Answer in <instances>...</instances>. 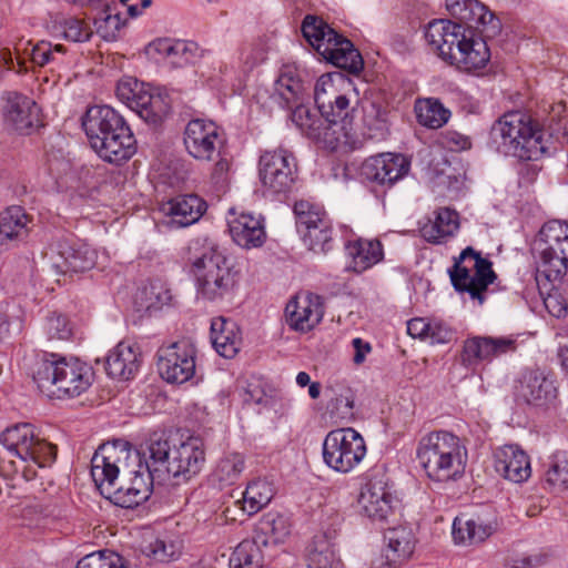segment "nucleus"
I'll use <instances>...</instances> for the list:
<instances>
[{
    "label": "nucleus",
    "mask_w": 568,
    "mask_h": 568,
    "mask_svg": "<svg viewBox=\"0 0 568 568\" xmlns=\"http://www.w3.org/2000/svg\"><path fill=\"white\" fill-rule=\"evenodd\" d=\"M0 444L10 455L0 459V476L12 480L13 487L20 480L34 479L39 468L49 467L57 459V446L41 437L30 423L7 427L0 434Z\"/></svg>",
    "instance_id": "f257e3e1"
},
{
    "label": "nucleus",
    "mask_w": 568,
    "mask_h": 568,
    "mask_svg": "<svg viewBox=\"0 0 568 568\" xmlns=\"http://www.w3.org/2000/svg\"><path fill=\"white\" fill-rule=\"evenodd\" d=\"M425 39L443 61L460 72L483 74L490 61L486 41L453 21H430L425 30Z\"/></svg>",
    "instance_id": "f03ea898"
},
{
    "label": "nucleus",
    "mask_w": 568,
    "mask_h": 568,
    "mask_svg": "<svg viewBox=\"0 0 568 568\" xmlns=\"http://www.w3.org/2000/svg\"><path fill=\"white\" fill-rule=\"evenodd\" d=\"M82 128L103 161L121 164L136 152V140L129 124L109 105L90 106L82 118Z\"/></svg>",
    "instance_id": "7ed1b4c3"
},
{
    "label": "nucleus",
    "mask_w": 568,
    "mask_h": 568,
    "mask_svg": "<svg viewBox=\"0 0 568 568\" xmlns=\"http://www.w3.org/2000/svg\"><path fill=\"white\" fill-rule=\"evenodd\" d=\"M187 261L201 298L217 302L233 294L236 272L215 244L206 240L192 241Z\"/></svg>",
    "instance_id": "20e7f679"
},
{
    "label": "nucleus",
    "mask_w": 568,
    "mask_h": 568,
    "mask_svg": "<svg viewBox=\"0 0 568 568\" xmlns=\"http://www.w3.org/2000/svg\"><path fill=\"white\" fill-rule=\"evenodd\" d=\"M32 378L39 390L48 397H74L91 385V368L74 357L43 352L32 365Z\"/></svg>",
    "instance_id": "39448f33"
},
{
    "label": "nucleus",
    "mask_w": 568,
    "mask_h": 568,
    "mask_svg": "<svg viewBox=\"0 0 568 568\" xmlns=\"http://www.w3.org/2000/svg\"><path fill=\"white\" fill-rule=\"evenodd\" d=\"M416 459L430 480L446 483L464 475L468 453L458 436L447 430H435L419 439Z\"/></svg>",
    "instance_id": "423d86ee"
},
{
    "label": "nucleus",
    "mask_w": 568,
    "mask_h": 568,
    "mask_svg": "<svg viewBox=\"0 0 568 568\" xmlns=\"http://www.w3.org/2000/svg\"><path fill=\"white\" fill-rule=\"evenodd\" d=\"M490 139L499 153L523 161L537 160L546 152L541 131L521 112H509L495 121Z\"/></svg>",
    "instance_id": "0eeeda50"
},
{
    "label": "nucleus",
    "mask_w": 568,
    "mask_h": 568,
    "mask_svg": "<svg viewBox=\"0 0 568 568\" xmlns=\"http://www.w3.org/2000/svg\"><path fill=\"white\" fill-rule=\"evenodd\" d=\"M291 113V120L296 128L307 138L325 143L329 149L335 150L339 146L357 148L358 141L354 131L352 120L343 118L337 120L323 118L317 112L304 104V101L295 104Z\"/></svg>",
    "instance_id": "6e6552de"
},
{
    "label": "nucleus",
    "mask_w": 568,
    "mask_h": 568,
    "mask_svg": "<svg viewBox=\"0 0 568 568\" xmlns=\"http://www.w3.org/2000/svg\"><path fill=\"white\" fill-rule=\"evenodd\" d=\"M453 287L458 293H467L471 300L483 305L488 286L493 284L497 275L493 270V263L476 252L471 246L462 251L454 258V265L448 270Z\"/></svg>",
    "instance_id": "1a4fd4ad"
},
{
    "label": "nucleus",
    "mask_w": 568,
    "mask_h": 568,
    "mask_svg": "<svg viewBox=\"0 0 568 568\" xmlns=\"http://www.w3.org/2000/svg\"><path fill=\"white\" fill-rule=\"evenodd\" d=\"M540 257L537 262L536 280L547 282L561 280L568 265V223L550 221L540 232Z\"/></svg>",
    "instance_id": "9d476101"
},
{
    "label": "nucleus",
    "mask_w": 568,
    "mask_h": 568,
    "mask_svg": "<svg viewBox=\"0 0 568 568\" xmlns=\"http://www.w3.org/2000/svg\"><path fill=\"white\" fill-rule=\"evenodd\" d=\"M364 437L354 428H338L327 433L322 445L324 464L339 474L354 470L366 456Z\"/></svg>",
    "instance_id": "9b49d317"
},
{
    "label": "nucleus",
    "mask_w": 568,
    "mask_h": 568,
    "mask_svg": "<svg viewBox=\"0 0 568 568\" xmlns=\"http://www.w3.org/2000/svg\"><path fill=\"white\" fill-rule=\"evenodd\" d=\"M297 176V163L291 151L284 148L264 151L258 160V179L264 194L285 195L293 189Z\"/></svg>",
    "instance_id": "f8f14e48"
},
{
    "label": "nucleus",
    "mask_w": 568,
    "mask_h": 568,
    "mask_svg": "<svg viewBox=\"0 0 568 568\" xmlns=\"http://www.w3.org/2000/svg\"><path fill=\"white\" fill-rule=\"evenodd\" d=\"M395 501L386 473L373 469L358 497L362 514L373 521L385 523L394 515Z\"/></svg>",
    "instance_id": "ddd939ff"
},
{
    "label": "nucleus",
    "mask_w": 568,
    "mask_h": 568,
    "mask_svg": "<svg viewBox=\"0 0 568 568\" xmlns=\"http://www.w3.org/2000/svg\"><path fill=\"white\" fill-rule=\"evenodd\" d=\"M115 93L119 100L149 123H159L166 113L162 98L152 94L144 83L134 78H122L116 84Z\"/></svg>",
    "instance_id": "4468645a"
},
{
    "label": "nucleus",
    "mask_w": 568,
    "mask_h": 568,
    "mask_svg": "<svg viewBox=\"0 0 568 568\" xmlns=\"http://www.w3.org/2000/svg\"><path fill=\"white\" fill-rule=\"evenodd\" d=\"M183 143L193 159L209 162L220 155L224 139L215 122L193 119L185 126Z\"/></svg>",
    "instance_id": "2eb2a0df"
},
{
    "label": "nucleus",
    "mask_w": 568,
    "mask_h": 568,
    "mask_svg": "<svg viewBox=\"0 0 568 568\" xmlns=\"http://www.w3.org/2000/svg\"><path fill=\"white\" fill-rule=\"evenodd\" d=\"M160 376L171 384H182L194 376L195 349L186 341L161 347L158 352Z\"/></svg>",
    "instance_id": "dca6fc26"
},
{
    "label": "nucleus",
    "mask_w": 568,
    "mask_h": 568,
    "mask_svg": "<svg viewBox=\"0 0 568 568\" xmlns=\"http://www.w3.org/2000/svg\"><path fill=\"white\" fill-rule=\"evenodd\" d=\"M517 341L507 336H470L463 343L460 363L466 368H476L481 363L515 353Z\"/></svg>",
    "instance_id": "f3484780"
},
{
    "label": "nucleus",
    "mask_w": 568,
    "mask_h": 568,
    "mask_svg": "<svg viewBox=\"0 0 568 568\" xmlns=\"http://www.w3.org/2000/svg\"><path fill=\"white\" fill-rule=\"evenodd\" d=\"M130 453L123 445L105 443L98 447L91 458V476L101 495L119 479Z\"/></svg>",
    "instance_id": "a211bd4d"
},
{
    "label": "nucleus",
    "mask_w": 568,
    "mask_h": 568,
    "mask_svg": "<svg viewBox=\"0 0 568 568\" xmlns=\"http://www.w3.org/2000/svg\"><path fill=\"white\" fill-rule=\"evenodd\" d=\"M51 258L57 272L79 273L89 271L95 265L97 252L80 240L62 237L55 243Z\"/></svg>",
    "instance_id": "6ab92c4d"
},
{
    "label": "nucleus",
    "mask_w": 568,
    "mask_h": 568,
    "mask_svg": "<svg viewBox=\"0 0 568 568\" xmlns=\"http://www.w3.org/2000/svg\"><path fill=\"white\" fill-rule=\"evenodd\" d=\"M410 169L409 160L398 153H381L369 156L361 168L363 178L382 187H392L404 179Z\"/></svg>",
    "instance_id": "aec40b11"
},
{
    "label": "nucleus",
    "mask_w": 568,
    "mask_h": 568,
    "mask_svg": "<svg viewBox=\"0 0 568 568\" xmlns=\"http://www.w3.org/2000/svg\"><path fill=\"white\" fill-rule=\"evenodd\" d=\"M153 480L144 471H129L121 476L120 484L115 481L102 496L118 507L134 508L149 499Z\"/></svg>",
    "instance_id": "412c9836"
},
{
    "label": "nucleus",
    "mask_w": 568,
    "mask_h": 568,
    "mask_svg": "<svg viewBox=\"0 0 568 568\" xmlns=\"http://www.w3.org/2000/svg\"><path fill=\"white\" fill-rule=\"evenodd\" d=\"M30 44V41H23L22 39L14 43L13 49L16 58H13L10 50L2 52L1 57L8 69L24 72L28 70L26 64L27 58L34 65L44 67L50 63L59 62L60 57L65 53V48L62 44L52 45L50 42L40 41L29 50L28 47Z\"/></svg>",
    "instance_id": "4be33fe9"
},
{
    "label": "nucleus",
    "mask_w": 568,
    "mask_h": 568,
    "mask_svg": "<svg viewBox=\"0 0 568 568\" xmlns=\"http://www.w3.org/2000/svg\"><path fill=\"white\" fill-rule=\"evenodd\" d=\"M168 466V476L180 481H189L199 475L205 464V448L201 438L190 437L173 446Z\"/></svg>",
    "instance_id": "5701e85b"
},
{
    "label": "nucleus",
    "mask_w": 568,
    "mask_h": 568,
    "mask_svg": "<svg viewBox=\"0 0 568 568\" xmlns=\"http://www.w3.org/2000/svg\"><path fill=\"white\" fill-rule=\"evenodd\" d=\"M344 77L341 72L322 74L314 87V100L318 112L323 118L331 116L342 120L343 118L352 120L349 112V100L346 95L338 93L337 83L343 82Z\"/></svg>",
    "instance_id": "b1692460"
},
{
    "label": "nucleus",
    "mask_w": 568,
    "mask_h": 568,
    "mask_svg": "<svg viewBox=\"0 0 568 568\" xmlns=\"http://www.w3.org/2000/svg\"><path fill=\"white\" fill-rule=\"evenodd\" d=\"M322 297L314 293H303L293 297L285 307L287 325L297 332L313 329L323 318Z\"/></svg>",
    "instance_id": "393cba45"
},
{
    "label": "nucleus",
    "mask_w": 568,
    "mask_h": 568,
    "mask_svg": "<svg viewBox=\"0 0 568 568\" xmlns=\"http://www.w3.org/2000/svg\"><path fill=\"white\" fill-rule=\"evenodd\" d=\"M386 546L372 561V568H394L406 561L414 551L415 538L412 529L397 527L385 534Z\"/></svg>",
    "instance_id": "a878e982"
},
{
    "label": "nucleus",
    "mask_w": 568,
    "mask_h": 568,
    "mask_svg": "<svg viewBox=\"0 0 568 568\" xmlns=\"http://www.w3.org/2000/svg\"><path fill=\"white\" fill-rule=\"evenodd\" d=\"M3 116L20 133H27L39 123V108L29 97L17 91L3 93Z\"/></svg>",
    "instance_id": "bb28decb"
},
{
    "label": "nucleus",
    "mask_w": 568,
    "mask_h": 568,
    "mask_svg": "<svg viewBox=\"0 0 568 568\" xmlns=\"http://www.w3.org/2000/svg\"><path fill=\"white\" fill-rule=\"evenodd\" d=\"M495 469L505 479L519 484L531 475L530 459L517 445H505L495 454Z\"/></svg>",
    "instance_id": "cd10ccee"
},
{
    "label": "nucleus",
    "mask_w": 568,
    "mask_h": 568,
    "mask_svg": "<svg viewBox=\"0 0 568 568\" xmlns=\"http://www.w3.org/2000/svg\"><path fill=\"white\" fill-rule=\"evenodd\" d=\"M149 50L174 68H183L193 63L200 51L197 43L193 41L172 38L155 39L149 44Z\"/></svg>",
    "instance_id": "c85d7f7f"
},
{
    "label": "nucleus",
    "mask_w": 568,
    "mask_h": 568,
    "mask_svg": "<svg viewBox=\"0 0 568 568\" xmlns=\"http://www.w3.org/2000/svg\"><path fill=\"white\" fill-rule=\"evenodd\" d=\"M227 225L233 241L241 247H258L265 242L266 233L261 219L250 213L236 215L230 211Z\"/></svg>",
    "instance_id": "c756f323"
},
{
    "label": "nucleus",
    "mask_w": 568,
    "mask_h": 568,
    "mask_svg": "<svg viewBox=\"0 0 568 568\" xmlns=\"http://www.w3.org/2000/svg\"><path fill=\"white\" fill-rule=\"evenodd\" d=\"M173 453V446L163 433H153L145 442L143 456L145 458L144 471L152 479L164 480L169 462Z\"/></svg>",
    "instance_id": "7c9ffc66"
},
{
    "label": "nucleus",
    "mask_w": 568,
    "mask_h": 568,
    "mask_svg": "<svg viewBox=\"0 0 568 568\" xmlns=\"http://www.w3.org/2000/svg\"><path fill=\"white\" fill-rule=\"evenodd\" d=\"M140 364L141 354L138 348L121 342L108 355L105 371L112 378L129 381L138 373Z\"/></svg>",
    "instance_id": "2f4dec72"
},
{
    "label": "nucleus",
    "mask_w": 568,
    "mask_h": 568,
    "mask_svg": "<svg viewBox=\"0 0 568 568\" xmlns=\"http://www.w3.org/2000/svg\"><path fill=\"white\" fill-rule=\"evenodd\" d=\"M211 342L219 355L233 358L242 345V335L237 324L225 317H215L211 322Z\"/></svg>",
    "instance_id": "473e14b6"
},
{
    "label": "nucleus",
    "mask_w": 568,
    "mask_h": 568,
    "mask_svg": "<svg viewBox=\"0 0 568 568\" xmlns=\"http://www.w3.org/2000/svg\"><path fill=\"white\" fill-rule=\"evenodd\" d=\"M517 394L529 405L544 406L556 398L557 388L554 381L541 373L530 372L523 376Z\"/></svg>",
    "instance_id": "72a5a7b5"
},
{
    "label": "nucleus",
    "mask_w": 568,
    "mask_h": 568,
    "mask_svg": "<svg viewBox=\"0 0 568 568\" xmlns=\"http://www.w3.org/2000/svg\"><path fill=\"white\" fill-rule=\"evenodd\" d=\"M347 255L352 258V270L361 274L384 260V246L377 239H356L345 244Z\"/></svg>",
    "instance_id": "f704fd0d"
},
{
    "label": "nucleus",
    "mask_w": 568,
    "mask_h": 568,
    "mask_svg": "<svg viewBox=\"0 0 568 568\" xmlns=\"http://www.w3.org/2000/svg\"><path fill=\"white\" fill-rule=\"evenodd\" d=\"M321 57L335 67L358 74L364 67L361 53L353 43L337 33V39L322 49Z\"/></svg>",
    "instance_id": "c9c22d12"
},
{
    "label": "nucleus",
    "mask_w": 568,
    "mask_h": 568,
    "mask_svg": "<svg viewBox=\"0 0 568 568\" xmlns=\"http://www.w3.org/2000/svg\"><path fill=\"white\" fill-rule=\"evenodd\" d=\"M321 57L335 67L358 74L364 67L361 53L353 43L337 33V39L322 49Z\"/></svg>",
    "instance_id": "e433bc0d"
},
{
    "label": "nucleus",
    "mask_w": 568,
    "mask_h": 568,
    "mask_svg": "<svg viewBox=\"0 0 568 568\" xmlns=\"http://www.w3.org/2000/svg\"><path fill=\"white\" fill-rule=\"evenodd\" d=\"M321 57L335 67L358 74L364 67L361 53L353 43L337 33V39L322 49Z\"/></svg>",
    "instance_id": "4c0bfd02"
},
{
    "label": "nucleus",
    "mask_w": 568,
    "mask_h": 568,
    "mask_svg": "<svg viewBox=\"0 0 568 568\" xmlns=\"http://www.w3.org/2000/svg\"><path fill=\"white\" fill-rule=\"evenodd\" d=\"M172 224L185 227L197 222L206 210V203L195 194L179 195L166 203L164 209Z\"/></svg>",
    "instance_id": "58836bf2"
},
{
    "label": "nucleus",
    "mask_w": 568,
    "mask_h": 568,
    "mask_svg": "<svg viewBox=\"0 0 568 568\" xmlns=\"http://www.w3.org/2000/svg\"><path fill=\"white\" fill-rule=\"evenodd\" d=\"M29 223L30 217L21 206L13 205L2 211L0 213V248L27 237Z\"/></svg>",
    "instance_id": "ea45409f"
},
{
    "label": "nucleus",
    "mask_w": 568,
    "mask_h": 568,
    "mask_svg": "<svg viewBox=\"0 0 568 568\" xmlns=\"http://www.w3.org/2000/svg\"><path fill=\"white\" fill-rule=\"evenodd\" d=\"M458 229V213L445 207L437 211L434 221L423 225L420 233L427 242L439 244L453 236Z\"/></svg>",
    "instance_id": "a19ab883"
},
{
    "label": "nucleus",
    "mask_w": 568,
    "mask_h": 568,
    "mask_svg": "<svg viewBox=\"0 0 568 568\" xmlns=\"http://www.w3.org/2000/svg\"><path fill=\"white\" fill-rule=\"evenodd\" d=\"M363 134L372 140H384L389 133L388 110L374 101L362 103Z\"/></svg>",
    "instance_id": "79ce46f5"
},
{
    "label": "nucleus",
    "mask_w": 568,
    "mask_h": 568,
    "mask_svg": "<svg viewBox=\"0 0 568 568\" xmlns=\"http://www.w3.org/2000/svg\"><path fill=\"white\" fill-rule=\"evenodd\" d=\"M273 100L282 108L291 109L304 101V85L292 69L283 70L274 84Z\"/></svg>",
    "instance_id": "37998d69"
},
{
    "label": "nucleus",
    "mask_w": 568,
    "mask_h": 568,
    "mask_svg": "<svg viewBox=\"0 0 568 568\" xmlns=\"http://www.w3.org/2000/svg\"><path fill=\"white\" fill-rule=\"evenodd\" d=\"M291 528L290 518L274 511L263 515L257 524V532L264 537L262 544L265 546L283 544L291 535Z\"/></svg>",
    "instance_id": "c03bdc74"
},
{
    "label": "nucleus",
    "mask_w": 568,
    "mask_h": 568,
    "mask_svg": "<svg viewBox=\"0 0 568 568\" xmlns=\"http://www.w3.org/2000/svg\"><path fill=\"white\" fill-rule=\"evenodd\" d=\"M274 487L266 479H255L247 484L242 493V510L252 516L270 504L274 496Z\"/></svg>",
    "instance_id": "a18cd8bd"
},
{
    "label": "nucleus",
    "mask_w": 568,
    "mask_h": 568,
    "mask_svg": "<svg viewBox=\"0 0 568 568\" xmlns=\"http://www.w3.org/2000/svg\"><path fill=\"white\" fill-rule=\"evenodd\" d=\"M301 30L305 40L320 55L322 54V49H325L331 41L337 39V32L322 18L313 14L305 16Z\"/></svg>",
    "instance_id": "49530a36"
},
{
    "label": "nucleus",
    "mask_w": 568,
    "mask_h": 568,
    "mask_svg": "<svg viewBox=\"0 0 568 568\" xmlns=\"http://www.w3.org/2000/svg\"><path fill=\"white\" fill-rule=\"evenodd\" d=\"M493 534V526L479 518L456 517L453 523V538L456 544H478Z\"/></svg>",
    "instance_id": "de8ad7c7"
},
{
    "label": "nucleus",
    "mask_w": 568,
    "mask_h": 568,
    "mask_svg": "<svg viewBox=\"0 0 568 568\" xmlns=\"http://www.w3.org/2000/svg\"><path fill=\"white\" fill-rule=\"evenodd\" d=\"M307 568H344L326 535L315 536L306 556Z\"/></svg>",
    "instance_id": "09e8293b"
},
{
    "label": "nucleus",
    "mask_w": 568,
    "mask_h": 568,
    "mask_svg": "<svg viewBox=\"0 0 568 568\" xmlns=\"http://www.w3.org/2000/svg\"><path fill=\"white\" fill-rule=\"evenodd\" d=\"M415 112L419 124L429 129L442 128L450 116V111L434 98L418 100Z\"/></svg>",
    "instance_id": "8fccbe9b"
},
{
    "label": "nucleus",
    "mask_w": 568,
    "mask_h": 568,
    "mask_svg": "<svg viewBox=\"0 0 568 568\" xmlns=\"http://www.w3.org/2000/svg\"><path fill=\"white\" fill-rule=\"evenodd\" d=\"M171 293L162 284L152 283L140 288L134 297V303L140 312L152 314L168 305Z\"/></svg>",
    "instance_id": "3c124183"
},
{
    "label": "nucleus",
    "mask_w": 568,
    "mask_h": 568,
    "mask_svg": "<svg viewBox=\"0 0 568 568\" xmlns=\"http://www.w3.org/2000/svg\"><path fill=\"white\" fill-rule=\"evenodd\" d=\"M52 29L57 36L72 42H84L92 36L90 26L83 19L77 17L57 18Z\"/></svg>",
    "instance_id": "603ef678"
},
{
    "label": "nucleus",
    "mask_w": 568,
    "mask_h": 568,
    "mask_svg": "<svg viewBox=\"0 0 568 568\" xmlns=\"http://www.w3.org/2000/svg\"><path fill=\"white\" fill-rule=\"evenodd\" d=\"M545 480L554 491L568 489V452H556L551 457Z\"/></svg>",
    "instance_id": "864d4df0"
},
{
    "label": "nucleus",
    "mask_w": 568,
    "mask_h": 568,
    "mask_svg": "<svg viewBox=\"0 0 568 568\" xmlns=\"http://www.w3.org/2000/svg\"><path fill=\"white\" fill-rule=\"evenodd\" d=\"M294 213L296 215L297 227L302 232L318 227L320 224L331 221L322 207L307 201L296 202Z\"/></svg>",
    "instance_id": "5fc2aeb1"
},
{
    "label": "nucleus",
    "mask_w": 568,
    "mask_h": 568,
    "mask_svg": "<svg viewBox=\"0 0 568 568\" xmlns=\"http://www.w3.org/2000/svg\"><path fill=\"white\" fill-rule=\"evenodd\" d=\"M230 568H261L260 548L252 541H243L236 546L229 561Z\"/></svg>",
    "instance_id": "6e6d98bb"
},
{
    "label": "nucleus",
    "mask_w": 568,
    "mask_h": 568,
    "mask_svg": "<svg viewBox=\"0 0 568 568\" xmlns=\"http://www.w3.org/2000/svg\"><path fill=\"white\" fill-rule=\"evenodd\" d=\"M245 467L244 457L239 453H231L222 457L215 468V476L223 484H234Z\"/></svg>",
    "instance_id": "4d7b16f0"
},
{
    "label": "nucleus",
    "mask_w": 568,
    "mask_h": 568,
    "mask_svg": "<svg viewBox=\"0 0 568 568\" xmlns=\"http://www.w3.org/2000/svg\"><path fill=\"white\" fill-rule=\"evenodd\" d=\"M304 243L311 251L317 254H326L333 250L331 221L320 224L318 227L304 232Z\"/></svg>",
    "instance_id": "13d9d810"
},
{
    "label": "nucleus",
    "mask_w": 568,
    "mask_h": 568,
    "mask_svg": "<svg viewBox=\"0 0 568 568\" xmlns=\"http://www.w3.org/2000/svg\"><path fill=\"white\" fill-rule=\"evenodd\" d=\"M75 568H128L124 559L116 552L102 549L81 558Z\"/></svg>",
    "instance_id": "bf43d9fd"
},
{
    "label": "nucleus",
    "mask_w": 568,
    "mask_h": 568,
    "mask_svg": "<svg viewBox=\"0 0 568 568\" xmlns=\"http://www.w3.org/2000/svg\"><path fill=\"white\" fill-rule=\"evenodd\" d=\"M457 13L459 14V24L463 26L464 23L469 28H479L494 20V14L478 0L469 1L467 10L462 12V10L458 9Z\"/></svg>",
    "instance_id": "052dcab7"
},
{
    "label": "nucleus",
    "mask_w": 568,
    "mask_h": 568,
    "mask_svg": "<svg viewBox=\"0 0 568 568\" xmlns=\"http://www.w3.org/2000/svg\"><path fill=\"white\" fill-rule=\"evenodd\" d=\"M43 331L48 339L64 341L72 334V327L68 318L57 313H52L45 318Z\"/></svg>",
    "instance_id": "680f3d73"
},
{
    "label": "nucleus",
    "mask_w": 568,
    "mask_h": 568,
    "mask_svg": "<svg viewBox=\"0 0 568 568\" xmlns=\"http://www.w3.org/2000/svg\"><path fill=\"white\" fill-rule=\"evenodd\" d=\"M143 552L156 561H169L176 556L178 547L171 541L156 538L144 547Z\"/></svg>",
    "instance_id": "e2e57ef3"
},
{
    "label": "nucleus",
    "mask_w": 568,
    "mask_h": 568,
    "mask_svg": "<svg viewBox=\"0 0 568 568\" xmlns=\"http://www.w3.org/2000/svg\"><path fill=\"white\" fill-rule=\"evenodd\" d=\"M453 335L449 326L439 321H432L426 341L430 344H446L452 341Z\"/></svg>",
    "instance_id": "0e129e2a"
},
{
    "label": "nucleus",
    "mask_w": 568,
    "mask_h": 568,
    "mask_svg": "<svg viewBox=\"0 0 568 568\" xmlns=\"http://www.w3.org/2000/svg\"><path fill=\"white\" fill-rule=\"evenodd\" d=\"M230 161L226 158H221L214 164L211 180L219 187L223 189L229 180Z\"/></svg>",
    "instance_id": "69168bd1"
},
{
    "label": "nucleus",
    "mask_w": 568,
    "mask_h": 568,
    "mask_svg": "<svg viewBox=\"0 0 568 568\" xmlns=\"http://www.w3.org/2000/svg\"><path fill=\"white\" fill-rule=\"evenodd\" d=\"M430 323L432 321L423 317L412 318L407 322V333L414 338L426 341Z\"/></svg>",
    "instance_id": "338daca9"
},
{
    "label": "nucleus",
    "mask_w": 568,
    "mask_h": 568,
    "mask_svg": "<svg viewBox=\"0 0 568 568\" xmlns=\"http://www.w3.org/2000/svg\"><path fill=\"white\" fill-rule=\"evenodd\" d=\"M354 348L353 362L356 365H361L365 362L366 355L372 352V345L369 342L364 341L361 337H355L352 341Z\"/></svg>",
    "instance_id": "774afa93"
}]
</instances>
